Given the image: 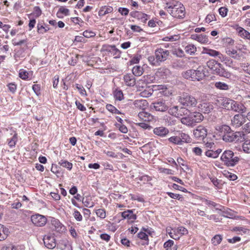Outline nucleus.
I'll return each mask as SVG.
<instances>
[{
    "label": "nucleus",
    "mask_w": 250,
    "mask_h": 250,
    "mask_svg": "<svg viewBox=\"0 0 250 250\" xmlns=\"http://www.w3.org/2000/svg\"><path fill=\"white\" fill-rule=\"evenodd\" d=\"M170 55L169 50L161 47L155 50L153 56H149L147 58L149 64L153 66H160L161 63L166 61Z\"/></svg>",
    "instance_id": "nucleus-1"
},
{
    "label": "nucleus",
    "mask_w": 250,
    "mask_h": 250,
    "mask_svg": "<svg viewBox=\"0 0 250 250\" xmlns=\"http://www.w3.org/2000/svg\"><path fill=\"white\" fill-rule=\"evenodd\" d=\"M220 160L225 166L233 167L238 164L240 157L231 150H226L222 153Z\"/></svg>",
    "instance_id": "nucleus-2"
},
{
    "label": "nucleus",
    "mask_w": 250,
    "mask_h": 250,
    "mask_svg": "<svg viewBox=\"0 0 250 250\" xmlns=\"http://www.w3.org/2000/svg\"><path fill=\"white\" fill-rule=\"evenodd\" d=\"M183 77L186 79L191 81H200L205 77L204 68L199 66L196 70L189 69L184 71L182 74Z\"/></svg>",
    "instance_id": "nucleus-3"
},
{
    "label": "nucleus",
    "mask_w": 250,
    "mask_h": 250,
    "mask_svg": "<svg viewBox=\"0 0 250 250\" xmlns=\"http://www.w3.org/2000/svg\"><path fill=\"white\" fill-rule=\"evenodd\" d=\"M4 130L7 132L6 141L7 145L10 148H14L16 146L19 138L16 129L11 126H8L4 128Z\"/></svg>",
    "instance_id": "nucleus-4"
},
{
    "label": "nucleus",
    "mask_w": 250,
    "mask_h": 250,
    "mask_svg": "<svg viewBox=\"0 0 250 250\" xmlns=\"http://www.w3.org/2000/svg\"><path fill=\"white\" fill-rule=\"evenodd\" d=\"M166 7L170 14L174 18H183L185 16V9L184 5L177 2L175 4L168 5L167 3Z\"/></svg>",
    "instance_id": "nucleus-5"
},
{
    "label": "nucleus",
    "mask_w": 250,
    "mask_h": 250,
    "mask_svg": "<svg viewBox=\"0 0 250 250\" xmlns=\"http://www.w3.org/2000/svg\"><path fill=\"white\" fill-rule=\"evenodd\" d=\"M179 102L183 106L189 108L195 107L197 104L196 98L187 93H183L179 97Z\"/></svg>",
    "instance_id": "nucleus-6"
},
{
    "label": "nucleus",
    "mask_w": 250,
    "mask_h": 250,
    "mask_svg": "<svg viewBox=\"0 0 250 250\" xmlns=\"http://www.w3.org/2000/svg\"><path fill=\"white\" fill-rule=\"evenodd\" d=\"M244 135L243 132L240 131L234 132L230 129L222 139L226 142H237L239 141L242 137H244Z\"/></svg>",
    "instance_id": "nucleus-7"
},
{
    "label": "nucleus",
    "mask_w": 250,
    "mask_h": 250,
    "mask_svg": "<svg viewBox=\"0 0 250 250\" xmlns=\"http://www.w3.org/2000/svg\"><path fill=\"white\" fill-rule=\"evenodd\" d=\"M193 133L195 139L200 141H204L207 136L208 129L205 126L199 125L193 130Z\"/></svg>",
    "instance_id": "nucleus-8"
},
{
    "label": "nucleus",
    "mask_w": 250,
    "mask_h": 250,
    "mask_svg": "<svg viewBox=\"0 0 250 250\" xmlns=\"http://www.w3.org/2000/svg\"><path fill=\"white\" fill-rule=\"evenodd\" d=\"M32 223L37 227H43L47 223L46 217L40 214H35L31 216Z\"/></svg>",
    "instance_id": "nucleus-9"
},
{
    "label": "nucleus",
    "mask_w": 250,
    "mask_h": 250,
    "mask_svg": "<svg viewBox=\"0 0 250 250\" xmlns=\"http://www.w3.org/2000/svg\"><path fill=\"white\" fill-rule=\"evenodd\" d=\"M152 108L158 112H165L168 109V103L165 100L158 101L151 104Z\"/></svg>",
    "instance_id": "nucleus-10"
},
{
    "label": "nucleus",
    "mask_w": 250,
    "mask_h": 250,
    "mask_svg": "<svg viewBox=\"0 0 250 250\" xmlns=\"http://www.w3.org/2000/svg\"><path fill=\"white\" fill-rule=\"evenodd\" d=\"M43 241L44 246L47 249H52L56 246L55 239L54 237L51 234L44 235L43 238Z\"/></svg>",
    "instance_id": "nucleus-11"
},
{
    "label": "nucleus",
    "mask_w": 250,
    "mask_h": 250,
    "mask_svg": "<svg viewBox=\"0 0 250 250\" xmlns=\"http://www.w3.org/2000/svg\"><path fill=\"white\" fill-rule=\"evenodd\" d=\"M245 122V118L242 114H236L231 119V125L235 128L241 126Z\"/></svg>",
    "instance_id": "nucleus-12"
},
{
    "label": "nucleus",
    "mask_w": 250,
    "mask_h": 250,
    "mask_svg": "<svg viewBox=\"0 0 250 250\" xmlns=\"http://www.w3.org/2000/svg\"><path fill=\"white\" fill-rule=\"evenodd\" d=\"M134 209H127L121 213L124 219H127L130 222L133 223L137 219L136 214L134 212Z\"/></svg>",
    "instance_id": "nucleus-13"
},
{
    "label": "nucleus",
    "mask_w": 250,
    "mask_h": 250,
    "mask_svg": "<svg viewBox=\"0 0 250 250\" xmlns=\"http://www.w3.org/2000/svg\"><path fill=\"white\" fill-rule=\"evenodd\" d=\"M130 15L132 17L140 20L143 23H146L149 18V16L147 14L137 11L131 12Z\"/></svg>",
    "instance_id": "nucleus-14"
},
{
    "label": "nucleus",
    "mask_w": 250,
    "mask_h": 250,
    "mask_svg": "<svg viewBox=\"0 0 250 250\" xmlns=\"http://www.w3.org/2000/svg\"><path fill=\"white\" fill-rule=\"evenodd\" d=\"M207 66L211 70L214 74H217V71L222 66V64L219 62H218L214 60H210L207 62Z\"/></svg>",
    "instance_id": "nucleus-15"
},
{
    "label": "nucleus",
    "mask_w": 250,
    "mask_h": 250,
    "mask_svg": "<svg viewBox=\"0 0 250 250\" xmlns=\"http://www.w3.org/2000/svg\"><path fill=\"white\" fill-rule=\"evenodd\" d=\"M134 107L135 109L138 110H145L148 105V103L146 100H136L133 103Z\"/></svg>",
    "instance_id": "nucleus-16"
},
{
    "label": "nucleus",
    "mask_w": 250,
    "mask_h": 250,
    "mask_svg": "<svg viewBox=\"0 0 250 250\" xmlns=\"http://www.w3.org/2000/svg\"><path fill=\"white\" fill-rule=\"evenodd\" d=\"M232 103V107L230 108V110L241 113H245L246 112L247 108L242 104L234 100H233Z\"/></svg>",
    "instance_id": "nucleus-17"
},
{
    "label": "nucleus",
    "mask_w": 250,
    "mask_h": 250,
    "mask_svg": "<svg viewBox=\"0 0 250 250\" xmlns=\"http://www.w3.org/2000/svg\"><path fill=\"white\" fill-rule=\"evenodd\" d=\"M124 80L125 84L128 86H133L136 83V79L131 73L125 74L124 76Z\"/></svg>",
    "instance_id": "nucleus-18"
},
{
    "label": "nucleus",
    "mask_w": 250,
    "mask_h": 250,
    "mask_svg": "<svg viewBox=\"0 0 250 250\" xmlns=\"http://www.w3.org/2000/svg\"><path fill=\"white\" fill-rule=\"evenodd\" d=\"M216 130L219 134V135L222 137V138L230 130V127L226 125H217L215 127Z\"/></svg>",
    "instance_id": "nucleus-19"
},
{
    "label": "nucleus",
    "mask_w": 250,
    "mask_h": 250,
    "mask_svg": "<svg viewBox=\"0 0 250 250\" xmlns=\"http://www.w3.org/2000/svg\"><path fill=\"white\" fill-rule=\"evenodd\" d=\"M52 225L54 227L55 229L58 232H63L66 230L65 227L60 221L56 219H53L51 221Z\"/></svg>",
    "instance_id": "nucleus-20"
},
{
    "label": "nucleus",
    "mask_w": 250,
    "mask_h": 250,
    "mask_svg": "<svg viewBox=\"0 0 250 250\" xmlns=\"http://www.w3.org/2000/svg\"><path fill=\"white\" fill-rule=\"evenodd\" d=\"M153 133L160 137H165L169 133V130L164 126L155 127L153 129Z\"/></svg>",
    "instance_id": "nucleus-21"
},
{
    "label": "nucleus",
    "mask_w": 250,
    "mask_h": 250,
    "mask_svg": "<svg viewBox=\"0 0 250 250\" xmlns=\"http://www.w3.org/2000/svg\"><path fill=\"white\" fill-rule=\"evenodd\" d=\"M138 117L145 122H149L153 120V116L149 113L142 111L140 112L138 115Z\"/></svg>",
    "instance_id": "nucleus-22"
},
{
    "label": "nucleus",
    "mask_w": 250,
    "mask_h": 250,
    "mask_svg": "<svg viewBox=\"0 0 250 250\" xmlns=\"http://www.w3.org/2000/svg\"><path fill=\"white\" fill-rule=\"evenodd\" d=\"M190 114L191 117L192 118L191 120H193L192 122L193 125H195L196 123H200L204 119V116L200 112H192L190 113Z\"/></svg>",
    "instance_id": "nucleus-23"
},
{
    "label": "nucleus",
    "mask_w": 250,
    "mask_h": 250,
    "mask_svg": "<svg viewBox=\"0 0 250 250\" xmlns=\"http://www.w3.org/2000/svg\"><path fill=\"white\" fill-rule=\"evenodd\" d=\"M156 74L157 76L165 79L167 78L170 74V71L167 68L161 67L158 69Z\"/></svg>",
    "instance_id": "nucleus-24"
},
{
    "label": "nucleus",
    "mask_w": 250,
    "mask_h": 250,
    "mask_svg": "<svg viewBox=\"0 0 250 250\" xmlns=\"http://www.w3.org/2000/svg\"><path fill=\"white\" fill-rule=\"evenodd\" d=\"M58 246L62 250H71V246L69 242L66 239L61 240Z\"/></svg>",
    "instance_id": "nucleus-25"
},
{
    "label": "nucleus",
    "mask_w": 250,
    "mask_h": 250,
    "mask_svg": "<svg viewBox=\"0 0 250 250\" xmlns=\"http://www.w3.org/2000/svg\"><path fill=\"white\" fill-rule=\"evenodd\" d=\"M113 11V8L112 6H103L101 7L98 12V15L99 16H104L107 14L112 13Z\"/></svg>",
    "instance_id": "nucleus-26"
},
{
    "label": "nucleus",
    "mask_w": 250,
    "mask_h": 250,
    "mask_svg": "<svg viewBox=\"0 0 250 250\" xmlns=\"http://www.w3.org/2000/svg\"><path fill=\"white\" fill-rule=\"evenodd\" d=\"M178 135L180 140H181L180 141L181 142V145L184 143H189L191 142V139L188 134L183 132H179Z\"/></svg>",
    "instance_id": "nucleus-27"
},
{
    "label": "nucleus",
    "mask_w": 250,
    "mask_h": 250,
    "mask_svg": "<svg viewBox=\"0 0 250 250\" xmlns=\"http://www.w3.org/2000/svg\"><path fill=\"white\" fill-rule=\"evenodd\" d=\"M239 36L241 38L250 40V33L241 27H239L236 29Z\"/></svg>",
    "instance_id": "nucleus-28"
},
{
    "label": "nucleus",
    "mask_w": 250,
    "mask_h": 250,
    "mask_svg": "<svg viewBox=\"0 0 250 250\" xmlns=\"http://www.w3.org/2000/svg\"><path fill=\"white\" fill-rule=\"evenodd\" d=\"M69 10L64 6H61L57 13V16L59 18H62L64 16H68Z\"/></svg>",
    "instance_id": "nucleus-29"
},
{
    "label": "nucleus",
    "mask_w": 250,
    "mask_h": 250,
    "mask_svg": "<svg viewBox=\"0 0 250 250\" xmlns=\"http://www.w3.org/2000/svg\"><path fill=\"white\" fill-rule=\"evenodd\" d=\"M108 50L114 56L115 58H119L121 57V52L116 47L115 45L109 46Z\"/></svg>",
    "instance_id": "nucleus-30"
},
{
    "label": "nucleus",
    "mask_w": 250,
    "mask_h": 250,
    "mask_svg": "<svg viewBox=\"0 0 250 250\" xmlns=\"http://www.w3.org/2000/svg\"><path fill=\"white\" fill-rule=\"evenodd\" d=\"M215 87L221 90H228L229 89V86L226 83L222 82H216L214 83Z\"/></svg>",
    "instance_id": "nucleus-31"
},
{
    "label": "nucleus",
    "mask_w": 250,
    "mask_h": 250,
    "mask_svg": "<svg viewBox=\"0 0 250 250\" xmlns=\"http://www.w3.org/2000/svg\"><path fill=\"white\" fill-rule=\"evenodd\" d=\"M50 29L49 26L44 23H39L37 24V32L40 34H44Z\"/></svg>",
    "instance_id": "nucleus-32"
},
{
    "label": "nucleus",
    "mask_w": 250,
    "mask_h": 250,
    "mask_svg": "<svg viewBox=\"0 0 250 250\" xmlns=\"http://www.w3.org/2000/svg\"><path fill=\"white\" fill-rule=\"evenodd\" d=\"M191 114L190 113L189 114H188L185 117H183L181 118V123L188 126H193L192 121L193 120H191Z\"/></svg>",
    "instance_id": "nucleus-33"
},
{
    "label": "nucleus",
    "mask_w": 250,
    "mask_h": 250,
    "mask_svg": "<svg viewBox=\"0 0 250 250\" xmlns=\"http://www.w3.org/2000/svg\"><path fill=\"white\" fill-rule=\"evenodd\" d=\"M8 229L4 227L3 225L0 224V241L6 239L8 235Z\"/></svg>",
    "instance_id": "nucleus-34"
},
{
    "label": "nucleus",
    "mask_w": 250,
    "mask_h": 250,
    "mask_svg": "<svg viewBox=\"0 0 250 250\" xmlns=\"http://www.w3.org/2000/svg\"><path fill=\"white\" fill-rule=\"evenodd\" d=\"M233 100L229 98H225L222 100L221 105L224 108L230 110L232 107V103Z\"/></svg>",
    "instance_id": "nucleus-35"
},
{
    "label": "nucleus",
    "mask_w": 250,
    "mask_h": 250,
    "mask_svg": "<svg viewBox=\"0 0 250 250\" xmlns=\"http://www.w3.org/2000/svg\"><path fill=\"white\" fill-rule=\"evenodd\" d=\"M202 53L208 54L211 57H216L220 55L219 52L207 47H203Z\"/></svg>",
    "instance_id": "nucleus-36"
},
{
    "label": "nucleus",
    "mask_w": 250,
    "mask_h": 250,
    "mask_svg": "<svg viewBox=\"0 0 250 250\" xmlns=\"http://www.w3.org/2000/svg\"><path fill=\"white\" fill-rule=\"evenodd\" d=\"M132 74L134 76L139 77L144 73V69L140 65H135L132 69Z\"/></svg>",
    "instance_id": "nucleus-37"
},
{
    "label": "nucleus",
    "mask_w": 250,
    "mask_h": 250,
    "mask_svg": "<svg viewBox=\"0 0 250 250\" xmlns=\"http://www.w3.org/2000/svg\"><path fill=\"white\" fill-rule=\"evenodd\" d=\"M164 248L166 250H177V246L174 245V241L172 240L166 241L164 244Z\"/></svg>",
    "instance_id": "nucleus-38"
},
{
    "label": "nucleus",
    "mask_w": 250,
    "mask_h": 250,
    "mask_svg": "<svg viewBox=\"0 0 250 250\" xmlns=\"http://www.w3.org/2000/svg\"><path fill=\"white\" fill-rule=\"evenodd\" d=\"M217 74L222 76L225 77L226 78H230L231 74L229 72L226 71L222 66H221V68L218 70V72L217 71Z\"/></svg>",
    "instance_id": "nucleus-39"
},
{
    "label": "nucleus",
    "mask_w": 250,
    "mask_h": 250,
    "mask_svg": "<svg viewBox=\"0 0 250 250\" xmlns=\"http://www.w3.org/2000/svg\"><path fill=\"white\" fill-rule=\"evenodd\" d=\"M114 98L116 100L121 101L124 99L122 91L119 89H115L113 92Z\"/></svg>",
    "instance_id": "nucleus-40"
},
{
    "label": "nucleus",
    "mask_w": 250,
    "mask_h": 250,
    "mask_svg": "<svg viewBox=\"0 0 250 250\" xmlns=\"http://www.w3.org/2000/svg\"><path fill=\"white\" fill-rule=\"evenodd\" d=\"M138 237L142 240H143L144 242L142 243L143 245H148L149 244V240L148 235L144 232L141 231L138 234Z\"/></svg>",
    "instance_id": "nucleus-41"
},
{
    "label": "nucleus",
    "mask_w": 250,
    "mask_h": 250,
    "mask_svg": "<svg viewBox=\"0 0 250 250\" xmlns=\"http://www.w3.org/2000/svg\"><path fill=\"white\" fill-rule=\"evenodd\" d=\"M59 164L61 166L67 168L68 170H71L73 167V164L71 163L64 160H61L59 162Z\"/></svg>",
    "instance_id": "nucleus-42"
},
{
    "label": "nucleus",
    "mask_w": 250,
    "mask_h": 250,
    "mask_svg": "<svg viewBox=\"0 0 250 250\" xmlns=\"http://www.w3.org/2000/svg\"><path fill=\"white\" fill-rule=\"evenodd\" d=\"M174 232H178L180 237L183 235H185L188 233V229L184 227H179L177 228L173 229Z\"/></svg>",
    "instance_id": "nucleus-43"
},
{
    "label": "nucleus",
    "mask_w": 250,
    "mask_h": 250,
    "mask_svg": "<svg viewBox=\"0 0 250 250\" xmlns=\"http://www.w3.org/2000/svg\"><path fill=\"white\" fill-rule=\"evenodd\" d=\"M185 50L188 54L193 55L196 51V47L193 44H188L185 47Z\"/></svg>",
    "instance_id": "nucleus-44"
},
{
    "label": "nucleus",
    "mask_w": 250,
    "mask_h": 250,
    "mask_svg": "<svg viewBox=\"0 0 250 250\" xmlns=\"http://www.w3.org/2000/svg\"><path fill=\"white\" fill-rule=\"evenodd\" d=\"M153 90L151 88H148L145 89L144 91H142L140 93V95L141 97L144 98H148L151 96L152 94Z\"/></svg>",
    "instance_id": "nucleus-45"
},
{
    "label": "nucleus",
    "mask_w": 250,
    "mask_h": 250,
    "mask_svg": "<svg viewBox=\"0 0 250 250\" xmlns=\"http://www.w3.org/2000/svg\"><path fill=\"white\" fill-rule=\"evenodd\" d=\"M106 109L110 112L113 114H120L121 112L117 109L114 106L110 104H107L106 105Z\"/></svg>",
    "instance_id": "nucleus-46"
},
{
    "label": "nucleus",
    "mask_w": 250,
    "mask_h": 250,
    "mask_svg": "<svg viewBox=\"0 0 250 250\" xmlns=\"http://www.w3.org/2000/svg\"><path fill=\"white\" fill-rule=\"evenodd\" d=\"M226 53L231 57L235 59L239 57L237 51L234 49L227 48L226 50Z\"/></svg>",
    "instance_id": "nucleus-47"
},
{
    "label": "nucleus",
    "mask_w": 250,
    "mask_h": 250,
    "mask_svg": "<svg viewBox=\"0 0 250 250\" xmlns=\"http://www.w3.org/2000/svg\"><path fill=\"white\" fill-rule=\"evenodd\" d=\"M232 230L234 231H239V234H246L249 232V230L243 227H235L233 228Z\"/></svg>",
    "instance_id": "nucleus-48"
},
{
    "label": "nucleus",
    "mask_w": 250,
    "mask_h": 250,
    "mask_svg": "<svg viewBox=\"0 0 250 250\" xmlns=\"http://www.w3.org/2000/svg\"><path fill=\"white\" fill-rule=\"evenodd\" d=\"M189 112V111L186 107H181L180 108L178 107L177 117L180 118L183 116H186Z\"/></svg>",
    "instance_id": "nucleus-49"
},
{
    "label": "nucleus",
    "mask_w": 250,
    "mask_h": 250,
    "mask_svg": "<svg viewBox=\"0 0 250 250\" xmlns=\"http://www.w3.org/2000/svg\"><path fill=\"white\" fill-rule=\"evenodd\" d=\"M168 141L174 145H181L180 138L178 135L176 136H172L168 139Z\"/></svg>",
    "instance_id": "nucleus-50"
},
{
    "label": "nucleus",
    "mask_w": 250,
    "mask_h": 250,
    "mask_svg": "<svg viewBox=\"0 0 250 250\" xmlns=\"http://www.w3.org/2000/svg\"><path fill=\"white\" fill-rule=\"evenodd\" d=\"M242 148L245 152L250 153V139L245 141L243 144Z\"/></svg>",
    "instance_id": "nucleus-51"
},
{
    "label": "nucleus",
    "mask_w": 250,
    "mask_h": 250,
    "mask_svg": "<svg viewBox=\"0 0 250 250\" xmlns=\"http://www.w3.org/2000/svg\"><path fill=\"white\" fill-rule=\"evenodd\" d=\"M201 106L202 107V109L204 113H208L213 109L212 105L209 104L204 103Z\"/></svg>",
    "instance_id": "nucleus-52"
},
{
    "label": "nucleus",
    "mask_w": 250,
    "mask_h": 250,
    "mask_svg": "<svg viewBox=\"0 0 250 250\" xmlns=\"http://www.w3.org/2000/svg\"><path fill=\"white\" fill-rule=\"evenodd\" d=\"M96 213L98 217L101 219H104L106 217V212L103 208H99L96 210Z\"/></svg>",
    "instance_id": "nucleus-53"
},
{
    "label": "nucleus",
    "mask_w": 250,
    "mask_h": 250,
    "mask_svg": "<svg viewBox=\"0 0 250 250\" xmlns=\"http://www.w3.org/2000/svg\"><path fill=\"white\" fill-rule=\"evenodd\" d=\"M136 179L137 181L142 182L144 184L146 183V182H148L149 181H150L151 180V178L148 175H145L140 177H139L138 178H136Z\"/></svg>",
    "instance_id": "nucleus-54"
},
{
    "label": "nucleus",
    "mask_w": 250,
    "mask_h": 250,
    "mask_svg": "<svg viewBox=\"0 0 250 250\" xmlns=\"http://www.w3.org/2000/svg\"><path fill=\"white\" fill-rule=\"evenodd\" d=\"M222 239V237L220 235H215L211 239V241L212 244L216 246L219 244Z\"/></svg>",
    "instance_id": "nucleus-55"
},
{
    "label": "nucleus",
    "mask_w": 250,
    "mask_h": 250,
    "mask_svg": "<svg viewBox=\"0 0 250 250\" xmlns=\"http://www.w3.org/2000/svg\"><path fill=\"white\" fill-rule=\"evenodd\" d=\"M28 75H29V73L27 71H26L24 69H21L20 70L19 77L22 80H27L28 78Z\"/></svg>",
    "instance_id": "nucleus-56"
},
{
    "label": "nucleus",
    "mask_w": 250,
    "mask_h": 250,
    "mask_svg": "<svg viewBox=\"0 0 250 250\" xmlns=\"http://www.w3.org/2000/svg\"><path fill=\"white\" fill-rule=\"evenodd\" d=\"M178 106H174L173 107L168 108V112L169 114L174 116L177 117L178 113Z\"/></svg>",
    "instance_id": "nucleus-57"
},
{
    "label": "nucleus",
    "mask_w": 250,
    "mask_h": 250,
    "mask_svg": "<svg viewBox=\"0 0 250 250\" xmlns=\"http://www.w3.org/2000/svg\"><path fill=\"white\" fill-rule=\"evenodd\" d=\"M115 126L118 127L119 129V130L123 133L125 134L127 133L128 132V129L127 127L123 124H118V123H116L115 124Z\"/></svg>",
    "instance_id": "nucleus-58"
},
{
    "label": "nucleus",
    "mask_w": 250,
    "mask_h": 250,
    "mask_svg": "<svg viewBox=\"0 0 250 250\" xmlns=\"http://www.w3.org/2000/svg\"><path fill=\"white\" fill-rule=\"evenodd\" d=\"M197 41L201 43H206L208 42V39L206 35L200 34L199 35Z\"/></svg>",
    "instance_id": "nucleus-59"
},
{
    "label": "nucleus",
    "mask_w": 250,
    "mask_h": 250,
    "mask_svg": "<svg viewBox=\"0 0 250 250\" xmlns=\"http://www.w3.org/2000/svg\"><path fill=\"white\" fill-rule=\"evenodd\" d=\"M167 194L171 198L174 199H178L179 200L182 201L183 199V197L182 195L176 194L174 193H172L170 192H167Z\"/></svg>",
    "instance_id": "nucleus-60"
},
{
    "label": "nucleus",
    "mask_w": 250,
    "mask_h": 250,
    "mask_svg": "<svg viewBox=\"0 0 250 250\" xmlns=\"http://www.w3.org/2000/svg\"><path fill=\"white\" fill-rule=\"evenodd\" d=\"M83 36L87 38L94 37L96 35V33L91 30H85L83 33Z\"/></svg>",
    "instance_id": "nucleus-61"
},
{
    "label": "nucleus",
    "mask_w": 250,
    "mask_h": 250,
    "mask_svg": "<svg viewBox=\"0 0 250 250\" xmlns=\"http://www.w3.org/2000/svg\"><path fill=\"white\" fill-rule=\"evenodd\" d=\"M76 87L82 96L87 95L86 92L83 85L79 84H76Z\"/></svg>",
    "instance_id": "nucleus-62"
},
{
    "label": "nucleus",
    "mask_w": 250,
    "mask_h": 250,
    "mask_svg": "<svg viewBox=\"0 0 250 250\" xmlns=\"http://www.w3.org/2000/svg\"><path fill=\"white\" fill-rule=\"evenodd\" d=\"M224 175L226 177L228 178L229 180L234 181L237 179V176L233 173H231L230 172H229L228 171L226 172Z\"/></svg>",
    "instance_id": "nucleus-63"
},
{
    "label": "nucleus",
    "mask_w": 250,
    "mask_h": 250,
    "mask_svg": "<svg viewBox=\"0 0 250 250\" xmlns=\"http://www.w3.org/2000/svg\"><path fill=\"white\" fill-rule=\"evenodd\" d=\"M243 70L250 75V63H244L241 65Z\"/></svg>",
    "instance_id": "nucleus-64"
}]
</instances>
